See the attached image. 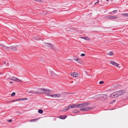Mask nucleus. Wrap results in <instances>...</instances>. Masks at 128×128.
Masks as SVG:
<instances>
[{"instance_id": "nucleus-12", "label": "nucleus", "mask_w": 128, "mask_h": 128, "mask_svg": "<svg viewBox=\"0 0 128 128\" xmlns=\"http://www.w3.org/2000/svg\"><path fill=\"white\" fill-rule=\"evenodd\" d=\"M71 75L72 76H73L74 77L76 78L78 77L77 76L78 75V74L77 73H76L75 72L72 73L71 74Z\"/></svg>"}, {"instance_id": "nucleus-8", "label": "nucleus", "mask_w": 128, "mask_h": 128, "mask_svg": "<svg viewBox=\"0 0 128 128\" xmlns=\"http://www.w3.org/2000/svg\"><path fill=\"white\" fill-rule=\"evenodd\" d=\"M110 63L113 65L116 66V67H118L119 64H118L115 62L113 60H111L110 61Z\"/></svg>"}, {"instance_id": "nucleus-36", "label": "nucleus", "mask_w": 128, "mask_h": 128, "mask_svg": "<svg viewBox=\"0 0 128 128\" xmlns=\"http://www.w3.org/2000/svg\"><path fill=\"white\" fill-rule=\"evenodd\" d=\"M7 66H8L9 65V64L8 63L7 64Z\"/></svg>"}, {"instance_id": "nucleus-42", "label": "nucleus", "mask_w": 128, "mask_h": 128, "mask_svg": "<svg viewBox=\"0 0 128 128\" xmlns=\"http://www.w3.org/2000/svg\"><path fill=\"white\" fill-rule=\"evenodd\" d=\"M6 63L5 62H4V63L5 64Z\"/></svg>"}, {"instance_id": "nucleus-18", "label": "nucleus", "mask_w": 128, "mask_h": 128, "mask_svg": "<svg viewBox=\"0 0 128 128\" xmlns=\"http://www.w3.org/2000/svg\"><path fill=\"white\" fill-rule=\"evenodd\" d=\"M38 118H36V119H32V120H29V121L30 122H33L36 121L38 120Z\"/></svg>"}, {"instance_id": "nucleus-30", "label": "nucleus", "mask_w": 128, "mask_h": 128, "mask_svg": "<svg viewBox=\"0 0 128 128\" xmlns=\"http://www.w3.org/2000/svg\"><path fill=\"white\" fill-rule=\"evenodd\" d=\"M99 0H98L97 2H96L94 4H98L99 3Z\"/></svg>"}, {"instance_id": "nucleus-1", "label": "nucleus", "mask_w": 128, "mask_h": 128, "mask_svg": "<svg viewBox=\"0 0 128 128\" xmlns=\"http://www.w3.org/2000/svg\"><path fill=\"white\" fill-rule=\"evenodd\" d=\"M40 90L41 91H44V92H37L32 91V94H47V93H50V91L48 89H46L44 88H41L40 89Z\"/></svg>"}, {"instance_id": "nucleus-38", "label": "nucleus", "mask_w": 128, "mask_h": 128, "mask_svg": "<svg viewBox=\"0 0 128 128\" xmlns=\"http://www.w3.org/2000/svg\"><path fill=\"white\" fill-rule=\"evenodd\" d=\"M112 12H110V14H111V13H112Z\"/></svg>"}, {"instance_id": "nucleus-7", "label": "nucleus", "mask_w": 128, "mask_h": 128, "mask_svg": "<svg viewBox=\"0 0 128 128\" xmlns=\"http://www.w3.org/2000/svg\"><path fill=\"white\" fill-rule=\"evenodd\" d=\"M118 92H116L113 93L111 94V96L112 97L114 98L117 97L118 96Z\"/></svg>"}, {"instance_id": "nucleus-10", "label": "nucleus", "mask_w": 128, "mask_h": 128, "mask_svg": "<svg viewBox=\"0 0 128 128\" xmlns=\"http://www.w3.org/2000/svg\"><path fill=\"white\" fill-rule=\"evenodd\" d=\"M69 107L70 108H76L78 107V104H72L69 105Z\"/></svg>"}, {"instance_id": "nucleus-33", "label": "nucleus", "mask_w": 128, "mask_h": 128, "mask_svg": "<svg viewBox=\"0 0 128 128\" xmlns=\"http://www.w3.org/2000/svg\"><path fill=\"white\" fill-rule=\"evenodd\" d=\"M67 117V116L66 115H64L63 116V117L64 118V119H65Z\"/></svg>"}, {"instance_id": "nucleus-39", "label": "nucleus", "mask_w": 128, "mask_h": 128, "mask_svg": "<svg viewBox=\"0 0 128 128\" xmlns=\"http://www.w3.org/2000/svg\"><path fill=\"white\" fill-rule=\"evenodd\" d=\"M106 1H107V2H108L109 0H106Z\"/></svg>"}, {"instance_id": "nucleus-5", "label": "nucleus", "mask_w": 128, "mask_h": 128, "mask_svg": "<svg viewBox=\"0 0 128 128\" xmlns=\"http://www.w3.org/2000/svg\"><path fill=\"white\" fill-rule=\"evenodd\" d=\"M91 109V108L89 107H86L84 108H81L80 110L81 111H87Z\"/></svg>"}, {"instance_id": "nucleus-27", "label": "nucleus", "mask_w": 128, "mask_h": 128, "mask_svg": "<svg viewBox=\"0 0 128 128\" xmlns=\"http://www.w3.org/2000/svg\"><path fill=\"white\" fill-rule=\"evenodd\" d=\"M34 1L39 2H42V1L41 0H34Z\"/></svg>"}, {"instance_id": "nucleus-11", "label": "nucleus", "mask_w": 128, "mask_h": 128, "mask_svg": "<svg viewBox=\"0 0 128 128\" xmlns=\"http://www.w3.org/2000/svg\"><path fill=\"white\" fill-rule=\"evenodd\" d=\"M110 19H116L118 18L116 16H108L106 17Z\"/></svg>"}, {"instance_id": "nucleus-20", "label": "nucleus", "mask_w": 128, "mask_h": 128, "mask_svg": "<svg viewBox=\"0 0 128 128\" xmlns=\"http://www.w3.org/2000/svg\"><path fill=\"white\" fill-rule=\"evenodd\" d=\"M122 15L124 16H128V13H125L122 14Z\"/></svg>"}, {"instance_id": "nucleus-32", "label": "nucleus", "mask_w": 128, "mask_h": 128, "mask_svg": "<svg viewBox=\"0 0 128 128\" xmlns=\"http://www.w3.org/2000/svg\"><path fill=\"white\" fill-rule=\"evenodd\" d=\"M12 120L11 119H10L8 120V122H10L12 121Z\"/></svg>"}, {"instance_id": "nucleus-34", "label": "nucleus", "mask_w": 128, "mask_h": 128, "mask_svg": "<svg viewBox=\"0 0 128 128\" xmlns=\"http://www.w3.org/2000/svg\"><path fill=\"white\" fill-rule=\"evenodd\" d=\"M27 99H28V98H23V100H26Z\"/></svg>"}, {"instance_id": "nucleus-19", "label": "nucleus", "mask_w": 128, "mask_h": 128, "mask_svg": "<svg viewBox=\"0 0 128 128\" xmlns=\"http://www.w3.org/2000/svg\"><path fill=\"white\" fill-rule=\"evenodd\" d=\"M107 54L110 56H112L114 55V54L112 52H109V53H108Z\"/></svg>"}, {"instance_id": "nucleus-23", "label": "nucleus", "mask_w": 128, "mask_h": 128, "mask_svg": "<svg viewBox=\"0 0 128 128\" xmlns=\"http://www.w3.org/2000/svg\"><path fill=\"white\" fill-rule=\"evenodd\" d=\"M23 100V98H19L18 99H17L16 100H13V102H14L15 101H18V100Z\"/></svg>"}, {"instance_id": "nucleus-31", "label": "nucleus", "mask_w": 128, "mask_h": 128, "mask_svg": "<svg viewBox=\"0 0 128 128\" xmlns=\"http://www.w3.org/2000/svg\"><path fill=\"white\" fill-rule=\"evenodd\" d=\"M117 11L116 10H114L112 12L116 13V12Z\"/></svg>"}, {"instance_id": "nucleus-28", "label": "nucleus", "mask_w": 128, "mask_h": 128, "mask_svg": "<svg viewBox=\"0 0 128 128\" xmlns=\"http://www.w3.org/2000/svg\"><path fill=\"white\" fill-rule=\"evenodd\" d=\"M32 90H30V91H29V92H28V93H32Z\"/></svg>"}, {"instance_id": "nucleus-24", "label": "nucleus", "mask_w": 128, "mask_h": 128, "mask_svg": "<svg viewBox=\"0 0 128 128\" xmlns=\"http://www.w3.org/2000/svg\"><path fill=\"white\" fill-rule=\"evenodd\" d=\"M59 118L60 119H64V118L63 117V116H59Z\"/></svg>"}, {"instance_id": "nucleus-22", "label": "nucleus", "mask_w": 128, "mask_h": 128, "mask_svg": "<svg viewBox=\"0 0 128 128\" xmlns=\"http://www.w3.org/2000/svg\"><path fill=\"white\" fill-rule=\"evenodd\" d=\"M16 81L17 82H22V81L20 79L17 78V80H16Z\"/></svg>"}, {"instance_id": "nucleus-4", "label": "nucleus", "mask_w": 128, "mask_h": 128, "mask_svg": "<svg viewBox=\"0 0 128 128\" xmlns=\"http://www.w3.org/2000/svg\"><path fill=\"white\" fill-rule=\"evenodd\" d=\"M2 46L4 48L6 49H8V48H9L10 49H11L12 50H16V48L14 47H10L8 48L6 46L4 45H2Z\"/></svg>"}, {"instance_id": "nucleus-9", "label": "nucleus", "mask_w": 128, "mask_h": 128, "mask_svg": "<svg viewBox=\"0 0 128 128\" xmlns=\"http://www.w3.org/2000/svg\"><path fill=\"white\" fill-rule=\"evenodd\" d=\"M73 59L74 60L76 61L79 63H80L82 62L81 60L78 57H74Z\"/></svg>"}, {"instance_id": "nucleus-2", "label": "nucleus", "mask_w": 128, "mask_h": 128, "mask_svg": "<svg viewBox=\"0 0 128 128\" xmlns=\"http://www.w3.org/2000/svg\"><path fill=\"white\" fill-rule=\"evenodd\" d=\"M94 97H96L94 98H98L102 100H105L107 99V96L105 94H99L98 95Z\"/></svg>"}, {"instance_id": "nucleus-3", "label": "nucleus", "mask_w": 128, "mask_h": 128, "mask_svg": "<svg viewBox=\"0 0 128 128\" xmlns=\"http://www.w3.org/2000/svg\"><path fill=\"white\" fill-rule=\"evenodd\" d=\"M90 104L89 102L85 103L83 104H78V107L80 108H82L85 106H88Z\"/></svg>"}, {"instance_id": "nucleus-16", "label": "nucleus", "mask_w": 128, "mask_h": 128, "mask_svg": "<svg viewBox=\"0 0 128 128\" xmlns=\"http://www.w3.org/2000/svg\"><path fill=\"white\" fill-rule=\"evenodd\" d=\"M17 78H16L14 77H11L10 79L11 80H12L14 81H16V80H17Z\"/></svg>"}, {"instance_id": "nucleus-13", "label": "nucleus", "mask_w": 128, "mask_h": 128, "mask_svg": "<svg viewBox=\"0 0 128 128\" xmlns=\"http://www.w3.org/2000/svg\"><path fill=\"white\" fill-rule=\"evenodd\" d=\"M60 96V94H54V98H56L59 97Z\"/></svg>"}, {"instance_id": "nucleus-14", "label": "nucleus", "mask_w": 128, "mask_h": 128, "mask_svg": "<svg viewBox=\"0 0 128 128\" xmlns=\"http://www.w3.org/2000/svg\"><path fill=\"white\" fill-rule=\"evenodd\" d=\"M44 45L45 46H49V47H52V45L51 44H49L48 43H44Z\"/></svg>"}, {"instance_id": "nucleus-21", "label": "nucleus", "mask_w": 128, "mask_h": 128, "mask_svg": "<svg viewBox=\"0 0 128 128\" xmlns=\"http://www.w3.org/2000/svg\"><path fill=\"white\" fill-rule=\"evenodd\" d=\"M38 112L40 114H42L43 112V111L42 110L40 109L38 110Z\"/></svg>"}, {"instance_id": "nucleus-6", "label": "nucleus", "mask_w": 128, "mask_h": 128, "mask_svg": "<svg viewBox=\"0 0 128 128\" xmlns=\"http://www.w3.org/2000/svg\"><path fill=\"white\" fill-rule=\"evenodd\" d=\"M118 93V95L119 96L120 95L124 94L125 91L124 90H120L118 91H117Z\"/></svg>"}, {"instance_id": "nucleus-40", "label": "nucleus", "mask_w": 128, "mask_h": 128, "mask_svg": "<svg viewBox=\"0 0 128 128\" xmlns=\"http://www.w3.org/2000/svg\"><path fill=\"white\" fill-rule=\"evenodd\" d=\"M92 4V2L90 4Z\"/></svg>"}, {"instance_id": "nucleus-29", "label": "nucleus", "mask_w": 128, "mask_h": 128, "mask_svg": "<svg viewBox=\"0 0 128 128\" xmlns=\"http://www.w3.org/2000/svg\"><path fill=\"white\" fill-rule=\"evenodd\" d=\"M85 56V54H82L80 55L81 56Z\"/></svg>"}, {"instance_id": "nucleus-41", "label": "nucleus", "mask_w": 128, "mask_h": 128, "mask_svg": "<svg viewBox=\"0 0 128 128\" xmlns=\"http://www.w3.org/2000/svg\"><path fill=\"white\" fill-rule=\"evenodd\" d=\"M11 102H12L11 101ZM10 102V101L9 102Z\"/></svg>"}, {"instance_id": "nucleus-26", "label": "nucleus", "mask_w": 128, "mask_h": 128, "mask_svg": "<svg viewBox=\"0 0 128 128\" xmlns=\"http://www.w3.org/2000/svg\"><path fill=\"white\" fill-rule=\"evenodd\" d=\"M104 82V81H101L100 82L99 84H103Z\"/></svg>"}, {"instance_id": "nucleus-15", "label": "nucleus", "mask_w": 128, "mask_h": 128, "mask_svg": "<svg viewBox=\"0 0 128 128\" xmlns=\"http://www.w3.org/2000/svg\"><path fill=\"white\" fill-rule=\"evenodd\" d=\"M80 38H82L86 40H90V38L88 37H80Z\"/></svg>"}, {"instance_id": "nucleus-35", "label": "nucleus", "mask_w": 128, "mask_h": 128, "mask_svg": "<svg viewBox=\"0 0 128 128\" xmlns=\"http://www.w3.org/2000/svg\"><path fill=\"white\" fill-rule=\"evenodd\" d=\"M50 96L54 98V94H51V95H50Z\"/></svg>"}, {"instance_id": "nucleus-25", "label": "nucleus", "mask_w": 128, "mask_h": 128, "mask_svg": "<svg viewBox=\"0 0 128 128\" xmlns=\"http://www.w3.org/2000/svg\"><path fill=\"white\" fill-rule=\"evenodd\" d=\"M16 93L14 92H13L11 94V96H14L15 95Z\"/></svg>"}, {"instance_id": "nucleus-37", "label": "nucleus", "mask_w": 128, "mask_h": 128, "mask_svg": "<svg viewBox=\"0 0 128 128\" xmlns=\"http://www.w3.org/2000/svg\"><path fill=\"white\" fill-rule=\"evenodd\" d=\"M10 82V84H12L13 83V82Z\"/></svg>"}, {"instance_id": "nucleus-17", "label": "nucleus", "mask_w": 128, "mask_h": 128, "mask_svg": "<svg viewBox=\"0 0 128 128\" xmlns=\"http://www.w3.org/2000/svg\"><path fill=\"white\" fill-rule=\"evenodd\" d=\"M69 108H70L69 107V106L67 108H65L64 109L62 110V111L64 112H66V111L68 110L69 109Z\"/></svg>"}]
</instances>
